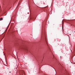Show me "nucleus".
Masks as SVG:
<instances>
[{"label": "nucleus", "instance_id": "obj_8", "mask_svg": "<svg viewBox=\"0 0 75 75\" xmlns=\"http://www.w3.org/2000/svg\"><path fill=\"white\" fill-rule=\"evenodd\" d=\"M10 73H11V71L9 72Z\"/></svg>", "mask_w": 75, "mask_h": 75}, {"label": "nucleus", "instance_id": "obj_4", "mask_svg": "<svg viewBox=\"0 0 75 75\" xmlns=\"http://www.w3.org/2000/svg\"><path fill=\"white\" fill-rule=\"evenodd\" d=\"M46 13H49V11H48V10H46Z\"/></svg>", "mask_w": 75, "mask_h": 75}, {"label": "nucleus", "instance_id": "obj_5", "mask_svg": "<svg viewBox=\"0 0 75 75\" xmlns=\"http://www.w3.org/2000/svg\"><path fill=\"white\" fill-rule=\"evenodd\" d=\"M1 20H3V18H0V21H1Z\"/></svg>", "mask_w": 75, "mask_h": 75}, {"label": "nucleus", "instance_id": "obj_7", "mask_svg": "<svg viewBox=\"0 0 75 75\" xmlns=\"http://www.w3.org/2000/svg\"><path fill=\"white\" fill-rule=\"evenodd\" d=\"M7 29H8V28H7L6 29V31L7 30Z\"/></svg>", "mask_w": 75, "mask_h": 75}, {"label": "nucleus", "instance_id": "obj_2", "mask_svg": "<svg viewBox=\"0 0 75 75\" xmlns=\"http://www.w3.org/2000/svg\"><path fill=\"white\" fill-rule=\"evenodd\" d=\"M64 22L63 21H62V28H63V27H64Z\"/></svg>", "mask_w": 75, "mask_h": 75}, {"label": "nucleus", "instance_id": "obj_6", "mask_svg": "<svg viewBox=\"0 0 75 75\" xmlns=\"http://www.w3.org/2000/svg\"><path fill=\"white\" fill-rule=\"evenodd\" d=\"M23 73L24 75H25V72H24V71L23 72Z\"/></svg>", "mask_w": 75, "mask_h": 75}, {"label": "nucleus", "instance_id": "obj_3", "mask_svg": "<svg viewBox=\"0 0 75 75\" xmlns=\"http://www.w3.org/2000/svg\"><path fill=\"white\" fill-rule=\"evenodd\" d=\"M57 41H61V39H57Z\"/></svg>", "mask_w": 75, "mask_h": 75}, {"label": "nucleus", "instance_id": "obj_1", "mask_svg": "<svg viewBox=\"0 0 75 75\" xmlns=\"http://www.w3.org/2000/svg\"><path fill=\"white\" fill-rule=\"evenodd\" d=\"M42 36H44V37H45L46 42V44L47 45V46L48 47V43L47 42V40H46V38H45V32H44L42 31Z\"/></svg>", "mask_w": 75, "mask_h": 75}, {"label": "nucleus", "instance_id": "obj_9", "mask_svg": "<svg viewBox=\"0 0 75 75\" xmlns=\"http://www.w3.org/2000/svg\"><path fill=\"white\" fill-rule=\"evenodd\" d=\"M7 28H8V27Z\"/></svg>", "mask_w": 75, "mask_h": 75}]
</instances>
